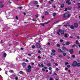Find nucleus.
Returning a JSON list of instances; mask_svg holds the SVG:
<instances>
[{"label": "nucleus", "mask_w": 80, "mask_h": 80, "mask_svg": "<svg viewBox=\"0 0 80 80\" xmlns=\"http://www.w3.org/2000/svg\"><path fill=\"white\" fill-rule=\"evenodd\" d=\"M76 66H77V67H80V62H79V63L77 62Z\"/></svg>", "instance_id": "14"}, {"label": "nucleus", "mask_w": 80, "mask_h": 80, "mask_svg": "<svg viewBox=\"0 0 80 80\" xmlns=\"http://www.w3.org/2000/svg\"><path fill=\"white\" fill-rule=\"evenodd\" d=\"M77 61H74L72 65V67H76L77 66Z\"/></svg>", "instance_id": "3"}, {"label": "nucleus", "mask_w": 80, "mask_h": 80, "mask_svg": "<svg viewBox=\"0 0 80 80\" xmlns=\"http://www.w3.org/2000/svg\"><path fill=\"white\" fill-rule=\"evenodd\" d=\"M18 8H19V9H22V7L19 6L18 7Z\"/></svg>", "instance_id": "43"}, {"label": "nucleus", "mask_w": 80, "mask_h": 80, "mask_svg": "<svg viewBox=\"0 0 80 80\" xmlns=\"http://www.w3.org/2000/svg\"><path fill=\"white\" fill-rule=\"evenodd\" d=\"M28 69H26V71L27 72H30L32 71V70H31L32 66H31L28 65Z\"/></svg>", "instance_id": "2"}, {"label": "nucleus", "mask_w": 80, "mask_h": 80, "mask_svg": "<svg viewBox=\"0 0 80 80\" xmlns=\"http://www.w3.org/2000/svg\"><path fill=\"white\" fill-rule=\"evenodd\" d=\"M52 52L53 53H55V52H56V51L54 49H52Z\"/></svg>", "instance_id": "26"}, {"label": "nucleus", "mask_w": 80, "mask_h": 80, "mask_svg": "<svg viewBox=\"0 0 80 80\" xmlns=\"http://www.w3.org/2000/svg\"><path fill=\"white\" fill-rule=\"evenodd\" d=\"M4 7V4H1L0 5V8H3Z\"/></svg>", "instance_id": "20"}, {"label": "nucleus", "mask_w": 80, "mask_h": 80, "mask_svg": "<svg viewBox=\"0 0 80 80\" xmlns=\"http://www.w3.org/2000/svg\"><path fill=\"white\" fill-rule=\"evenodd\" d=\"M74 26L73 25H71L70 27V28L72 30H73V29H74Z\"/></svg>", "instance_id": "13"}, {"label": "nucleus", "mask_w": 80, "mask_h": 80, "mask_svg": "<svg viewBox=\"0 0 80 80\" xmlns=\"http://www.w3.org/2000/svg\"><path fill=\"white\" fill-rule=\"evenodd\" d=\"M52 15L53 17H55V16H56V13H53L52 14Z\"/></svg>", "instance_id": "22"}, {"label": "nucleus", "mask_w": 80, "mask_h": 80, "mask_svg": "<svg viewBox=\"0 0 80 80\" xmlns=\"http://www.w3.org/2000/svg\"><path fill=\"white\" fill-rule=\"evenodd\" d=\"M48 3H49V4H52V2L51 1H49Z\"/></svg>", "instance_id": "35"}, {"label": "nucleus", "mask_w": 80, "mask_h": 80, "mask_svg": "<svg viewBox=\"0 0 80 80\" xmlns=\"http://www.w3.org/2000/svg\"><path fill=\"white\" fill-rule=\"evenodd\" d=\"M38 59H40V58H41V57H40V56H38Z\"/></svg>", "instance_id": "46"}, {"label": "nucleus", "mask_w": 80, "mask_h": 80, "mask_svg": "<svg viewBox=\"0 0 80 80\" xmlns=\"http://www.w3.org/2000/svg\"><path fill=\"white\" fill-rule=\"evenodd\" d=\"M49 14V12L48 11H46L45 12V14L46 15H48Z\"/></svg>", "instance_id": "18"}, {"label": "nucleus", "mask_w": 80, "mask_h": 80, "mask_svg": "<svg viewBox=\"0 0 80 80\" xmlns=\"http://www.w3.org/2000/svg\"><path fill=\"white\" fill-rule=\"evenodd\" d=\"M38 53H41V51L40 50L38 51Z\"/></svg>", "instance_id": "54"}, {"label": "nucleus", "mask_w": 80, "mask_h": 80, "mask_svg": "<svg viewBox=\"0 0 80 80\" xmlns=\"http://www.w3.org/2000/svg\"><path fill=\"white\" fill-rule=\"evenodd\" d=\"M68 68H65V70H68Z\"/></svg>", "instance_id": "58"}, {"label": "nucleus", "mask_w": 80, "mask_h": 80, "mask_svg": "<svg viewBox=\"0 0 80 80\" xmlns=\"http://www.w3.org/2000/svg\"><path fill=\"white\" fill-rule=\"evenodd\" d=\"M56 71H58V70H59V69H58V68H56Z\"/></svg>", "instance_id": "42"}, {"label": "nucleus", "mask_w": 80, "mask_h": 80, "mask_svg": "<svg viewBox=\"0 0 80 80\" xmlns=\"http://www.w3.org/2000/svg\"><path fill=\"white\" fill-rule=\"evenodd\" d=\"M34 5H37L38 4V1H34L33 2Z\"/></svg>", "instance_id": "9"}, {"label": "nucleus", "mask_w": 80, "mask_h": 80, "mask_svg": "<svg viewBox=\"0 0 80 80\" xmlns=\"http://www.w3.org/2000/svg\"><path fill=\"white\" fill-rule=\"evenodd\" d=\"M72 58H75V55H72Z\"/></svg>", "instance_id": "33"}, {"label": "nucleus", "mask_w": 80, "mask_h": 80, "mask_svg": "<svg viewBox=\"0 0 80 80\" xmlns=\"http://www.w3.org/2000/svg\"><path fill=\"white\" fill-rule=\"evenodd\" d=\"M69 12H66L64 15H63V18H65L66 17L67 18H69L71 15L69 14Z\"/></svg>", "instance_id": "1"}, {"label": "nucleus", "mask_w": 80, "mask_h": 80, "mask_svg": "<svg viewBox=\"0 0 80 80\" xmlns=\"http://www.w3.org/2000/svg\"><path fill=\"white\" fill-rule=\"evenodd\" d=\"M51 61L52 62H54V59H51Z\"/></svg>", "instance_id": "57"}, {"label": "nucleus", "mask_w": 80, "mask_h": 80, "mask_svg": "<svg viewBox=\"0 0 80 80\" xmlns=\"http://www.w3.org/2000/svg\"><path fill=\"white\" fill-rule=\"evenodd\" d=\"M36 46L38 48H41V46L40 45V43H36Z\"/></svg>", "instance_id": "6"}, {"label": "nucleus", "mask_w": 80, "mask_h": 80, "mask_svg": "<svg viewBox=\"0 0 80 80\" xmlns=\"http://www.w3.org/2000/svg\"><path fill=\"white\" fill-rule=\"evenodd\" d=\"M31 65H34V63H33V62H31Z\"/></svg>", "instance_id": "55"}, {"label": "nucleus", "mask_w": 80, "mask_h": 80, "mask_svg": "<svg viewBox=\"0 0 80 80\" xmlns=\"http://www.w3.org/2000/svg\"><path fill=\"white\" fill-rule=\"evenodd\" d=\"M54 75H55L56 76H57V74L56 73H54Z\"/></svg>", "instance_id": "51"}, {"label": "nucleus", "mask_w": 80, "mask_h": 80, "mask_svg": "<svg viewBox=\"0 0 80 80\" xmlns=\"http://www.w3.org/2000/svg\"><path fill=\"white\" fill-rule=\"evenodd\" d=\"M62 50H64V51H67V52L68 51V49H67L66 47H62Z\"/></svg>", "instance_id": "4"}, {"label": "nucleus", "mask_w": 80, "mask_h": 80, "mask_svg": "<svg viewBox=\"0 0 80 80\" xmlns=\"http://www.w3.org/2000/svg\"><path fill=\"white\" fill-rule=\"evenodd\" d=\"M67 26H68V27H70V24L68 23H66Z\"/></svg>", "instance_id": "30"}, {"label": "nucleus", "mask_w": 80, "mask_h": 80, "mask_svg": "<svg viewBox=\"0 0 80 80\" xmlns=\"http://www.w3.org/2000/svg\"><path fill=\"white\" fill-rule=\"evenodd\" d=\"M71 67V66H70V65L69 64H68L67 65V67H68V68H70Z\"/></svg>", "instance_id": "27"}, {"label": "nucleus", "mask_w": 80, "mask_h": 80, "mask_svg": "<svg viewBox=\"0 0 80 80\" xmlns=\"http://www.w3.org/2000/svg\"><path fill=\"white\" fill-rule=\"evenodd\" d=\"M65 45H70V42H66Z\"/></svg>", "instance_id": "19"}, {"label": "nucleus", "mask_w": 80, "mask_h": 80, "mask_svg": "<svg viewBox=\"0 0 80 80\" xmlns=\"http://www.w3.org/2000/svg\"><path fill=\"white\" fill-rule=\"evenodd\" d=\"M15 18L16 20H18V16H17Z\"/></svg>", "instance_id": "39"}, {"label": "nucleus", "mask_w": 80, "mask_h": 80, "mask_svg": "<svg viewBox=\"0 0 80 80\" xmlns=\"http://www.w3.org/2000/svg\"><path fill=\"white\" fill-rule=\"evenodd\" d=\"M72 8L71 7H69L68 8V10H71Z\"/></svg>", "instance_id": "17"}, {"label": "nucleus", "mask_w": 80, "mask_h": 80, "mask_svg": "<svg viewBox=\"0 0 80 80\" xmlns=\"http://www.w3.org/2000/svg\"><path fill=\"white\" fill-rule=\"evenodd\" d=\"M74 28H77L78 27V24L77 23H75L74 24Z\"/></svg>", "instance_id": "7"}, {"label": "nucleus", "mask_w": 80, "mask_h": 80, "mask_svg": "<svg viewBox=\"0 0 80 80\" xmlns=\"http://www.w3.org/2000/svg\"><path fill=\"white\" fill-rule=\"evenodd\" d=\"M58 51L59 53H62V52H63V51L62 50V49L60 48H58Z\"/></svg>", "instance_id": "12"}, {"label": "nucleus", "mask_w": 80, "mask_h": 80, "mask_svg": "<svg viewBox=\"0 0 80 80\" xmlns=\"http://www.w3.org/2000/svg\"><path fill=\"white\" fill-rule=\"evenodd\" d=\"M54 64L56 66H58V63H54Z\"/></svg>", "instance_id": "45"}, {"label": "nucleus", "mask_w": 80, "mask_h": 80, "mask_svg": "<svg viewBox=\"0 0 80 80\" xmlns=\"http://www.w3.org/2000/svg\"><path fill=\"white\" fill-rule=\"evenodd\" d=\"M42 70L43 72H45V69H42Z\"/></svg>", "instance_id": "61"}, {"label": "nucleus", "mask_w": 80, "mask_h": 80, "mask_svg": "<svg viewBox=\"0 0 80 80\" xmlns=\"http://www.w3.org/2000/svg\"><path fill=\"white\" fill-rule=\"evenodd\" d=\"M63 39H61L60 40V42H63Z\"/></svg>", "instance_id": "38"}, {"label": "nucleus", "mask_w": 80, "mask_h": 80, "mask_svg": "<svg viewBox=\"0 0 80 80\" xmlns=\"http://www.w3.org/2000/svg\"><path fill=\"white\" fill-rule=\"evenodd\" d=\"M58 57L59 58H62V56L61 55H60L59 56H58Z\"/></svg>", "instance_id": "37"}, {"label": "nucleus", "mask_w": 80, "mask_h": 80, "mask_svg": "<svg viewBox=\"0 0 80 80\" xmlns=\"http://www.w3.org/2000/svg\"><path fill=\"white\" fill-rule=\"evenodd\" d=\"M7 56V54L6 53H5L3 54V57H6Z\"/></svg>", "instance_id": "25"}, {"label": "nucleus", "mask_w": 80, "mask_h": 80, "mask_svg": "<svg viewBox=\"0 0 80 80\" xmlns=\"http://www.w3.org/2000/svg\"><path fill=\"white\" fill-rule=\"evenodd\" d=\"M76 44H78V41H76Z\"/></svg>", "instance_id": "49"}, {"label": "nucleus", "mask_w": 80, "mask_h": 80, "mask_svg": "<svg viewBox=\"0 0 80 80\" xmlns=\"http://www.w3.org/2000/svg\"><path fill=\"white\" fill-rule=\"evenodd\" d=\"M57 45L58 47H60V45L59 44H57Z\"/></svg>", "instance_id": "32"}, {"label": "nucleus", "mask_w": 80, "mask_h": 80, "mask_svg": "<svg viewBox=\"0 0 80 80\" xmlns=\"http://www.w3.org/2000/svg\"><path fill=\"white\" fill-rule=\"evenodd\" d=\"M49 70H52V68H51V67H50L49 68Z\"/></svg>", "instance_id": "50"}, {"label": "nucleus", "mask_w": 80, "mask_h": 80, "mask_svg": "<svg viewBox=\"0 0 80 80\" xmlns=\"http://www.w3.org/2000/svg\"><path fill=\"white\" fill-rule=\"evenodd\" d=\"M67 58H68V59H69V58H70V56H68L67 57Z\"/></svg>", "instance_id": "53"}, {"label": "nucleus", "mask_w": 80, "mask_h": 80, "mask_svg": "<svg viewBox=\"0 0 80 80\" xmlns=\"http://www.w3.org/2000/svg\"><path fill=\"white\" fill-rule=\"evenodd\" d=\"M50 80H53V78H51L50 79Z\"/></svg>", "instance_id": "64"}, {"label": "nucleus", "mask_w": 80, "mask_h": 80, "mask_svg": "<svg viewBox=\"0 0 80 80\" xmlns=\"http://www.w3.org/2000/svg\"><path fill=\"white\" fill-rule=\"evenodd\" d=\"M41 66L42 67H44V65H43V64H42Z\"/></svg>", "instance_id": "48"}, {"label": "nucleus", "mask_w": 80, "mask_h": 80, "mask_svg": "<svg viewBox=\"0 0 80 80\" xmlns=\"http://www.w3.org/2000/svg\"><path fill=\"white\" fill-rule=\"evenodd\" d=\"M40 50H43V49L42 48H40Z\"/></svg>", "instance_id": "60"}, {"label": "nucleus", "mask_w": 80, "mask_h": 80, "mask_svg": "<svg viewBox=\"0 0 80 80\" xmlns=\"http://www.w3.org/2000/svg\"><path fill=\"white\" fill-rule=\"evenodd\" d=\"M49 23V22H47L46 23H40V24L42 26H45V25H46V24H47V23Z\"/></svg>", "instance_id": "10"}, {"label": "nucleus", "mask_w": 80, "mask_h": 80, "mask_svg": "<svg viewBox=\"0 0 80 80\" xmlns=\"http://www.w3.org/2000/svg\"><path fill=\"white\" fill-rule=\"evenodd\" d=\"M69 64V63H68V62H66L65 63V65H68Z\"/></svg>", "instance_id": "41"}, {"label": "nucleus", "mask_w": 80, "mask_h": 80, "mask_svg": "<svg viewBox=\"0 0 80 80\" xmlns=\"http://www.w3.org/2000/svg\"><path fill=\"white\" fill-rule=\"evenodd\" d=\"M15 79H16V80H18V77H17V76L15 78Z\"/></svg>", "instance_id": "52"}, {"label": "nucleus", "mask_w": 80, "mask_h": 80, "mask_svg": "<svg viewBox=\"0 0 80 80\" xmlns=\"http://www.w3.org/2000/svg\"><path fill=\"white\" fill-rule=\"evenodd\" d=\"M12 72H14V71H13V70H11V73H12Z\"/></svg>", "instance_id": "63"}, {"label": "nucleus", "mask_w": 80, "mask_h": 80, "mask_svg": "<svg viewBox=\"0 0 80 80\" xmlns=\"http://www.w3.org/2000/svg\"><path fill=\"white\" fill-rule=\"evenodd\" d=\"M64 31L63 30L61 32V35H63V34H64Z\"/></svg>", "instance_id": "24"}, {"label": "nucleus", "mask_w": 80, "mask_h": 80, "mask_svg": "<svg viewBox=\"0 0 80 80\" xmlns=\"http://www.w3.org/2000/svg\"><path fill=\"white\" fill-rule=\"evenodd\" d=\"M19 73H20V74H23V72L22 71H20L19 72Z\"/></svg>", "instance_id": "28"}, {"label": "nucleus", "mask_w": 80, "mask_h": 80, "mask_svg": "<svg viewBox=\"0 0 80 80\" xmlns=\"http://www.w3.org/2000/svg\"><path fill=\"white\" fill-rule=\"evenodd\" d=\"M12 75L13 76H14V77H16V76H17V75L15 73H14V74H12Z\"/></svg>", "instance_id": "31"}, {"label": "nucleus", "mask_w": 80, "mask_h": 80, "mask_svg": "<svg viewBox=\"0 0 80 80\" xmlns=\"http://www.w3.org/2000/svg\"><path fill=\"white\" fill-rule=\"evenodd\" d=\"M35 17L36 18H37L38 17V15H36L35 16Z\"/></svg>", "instance_id": "36"}, {"label": "nucleus", "mask_w": 80, "mask_h": 80, "mask_svg": "<svg viewBox=\"0 0 80 80\" xmlns=\"http://www.w3.org/2000/svg\"><path fill=\"white\" fill-rule=\"evenodd\" d=\"M76 47V46L75 45V44H74L72 46V48H74V47Z\"/></svg>", "instance_id": "29"}, {"label": "nucleus", "mask_w": 80, "mask_h": 80, "mask_svg": "<svg viewBox=\"0 0 80 80\" xmlns=\"http://www.w3.org/2000/svg\"><path fill=\"white\" fill-rule=\"evenodd\" d=\"M62 30H61V29H59L58 30V32H59L60 33L61 32H62Z\"/></svg>", "instance_id": "47"}, {"label": "nucleus", "mask_w": 80, "mask_h": 80, "mask_svg": "<svg viewBox=\"0 0 80 80\" xmlns=\"http://www.w3.org/2000/svg\"><path fill=\"white\" fill-rule=\"evenodd\" d=\"M28 56H29V57H30L31 56V54H30V53H29L28 54Z\"/></svg>", "instance_id": "59"}, {"label": "nucleus", "mask_w": 80, "mask_h": 80, "mask_svg": "<svg viewBox=\"0 0 80 80\" xmlns=\"http://www.w3.org/2000/svg\"><path fill=\"white\" fill-rule=\"evenodd\" d=\"M22 67H25L26 65H27V63H26L25 62H22Z\"/></svg>", "instance_id": "11"}, {"label": "nucleus", "mask_w": 80, "mask_h": 80, "mask_svg": "<svg viewBox=\"0 0 80 80\" xmlns=\"http://www.w3.org/2000/svg\"><path fill=\"white\" fill-rule=\"evenodd\" d=\"M80 3H78V6H80Z\"/></svg>", "instance_id": "62"}, {"label": "nucleus", "mask_w": 80, "mask_h": 80, "mask_svg": "<svg viewBox=\"0 0 80 80\" xmlns=\"http://www.w3.org/2000/svg\"><path fill=\"white\" fill-rule=\"evenodd\" d=\"M47 66L48 67H50L51 66V63H48L47 64Z\"/></svg>", "instance_id": "23"}, {"label": "nucleus", "mask_w": 80, "mask_h": 80, "mask_svg": "<svg viewBox=\"0 0 80 80\" xmlns=\"http://www.w3.org/2000/svg\"><path fill=\"white\" fill-rule=\"evenodd\" d=\"M56 54L55 53L52 52L51 53V55H52V56H53V55H55Z\"/></svg>", "instance_id": "21"}, {"label": "nucleus", "mask_w": 80, "mask_h": 80, "mask_svg": "<svg viewBox=\"0 0 80 80\" xmlns=\"http://www.w3.org/2000/svg\"><path fill=\"white\" fill-rule=\"evenodd\" d=\"M68 10V8H65V9L64 10V11H67V10Z\"/></svg>", "instance_id": "44"}, {"label": "nucleus", "mask_w": 80, "mask_h": 80, "mask_svg": "<svg viewBox=\"0 0 80 80\" xmlns=\"http://www.w3.org/2000/svg\"><path fill=\"white\" fill-rule=\"evenodd\" d=\"M63 56H65V55H66V53L65 52L63 53Z\"/></svg>", "instance_id": "34"}, {"label": "nucleus", "mask_w": 80, "mask_h": 80, "mask_svg": "<svg viewBox=\"0 0 80 80\" xmlns=\"http://www.w3.org/2000/svg\"><path fill=\"white\" fill-rule=\"evenodd\" d=\"M64 37H65V38H67V37H68V34H67V33L65 34Z\"/></svg>", "instance_id": "15"}, {"label": "nucleus", "mask_w": 80, "mask_h": 80, "mask_svg": "<svg viewBox=\"0 0 80 80\" xmlns=\"http://www.w3.org/2000/svg\"><path fill=\"white\" fill-rule=\"evenodd\" d=\"M57 33L59 35H60V33H59L58 32H57Z\"/></svg>", "instance_id": "56"}, {"label": "nucleus", "mask_w": 80, "mask_h": 80, "mask_svg": "<svg viewBox=\"0 0 80 80\" xmlns=\"http://www.w3.org/2000/svg\"><path fill=\"white\" fill-rule=\"evenodd\" d=\"M70 1V0H67L66 1V3H68V5H71V2Z\"/></svg>", "instance_id": "5"}, {"label": "nucleus", "mask_w": 80, "mask_h": 80, "mask_svg": "<svg viewBox=\"0 0 80 80\" xmlns=\"http://www.w3.org/2000/svg\"><path fill=\"white\" fill-rule=\"evenodd\" d=\"M69 52L71 54H72L73 53V49H71L69 51Z\"/></svg>", "instance_id": "8"}, {"label": "nucleus", "mask_w": 80, "mask_h": 80, "mask_svg": "<svg viewBox=\"0 0 80 80\" xmlns=\"http://www.w3.org/2000/svg\"><path fill=\"white\" fill-rule=\"evenodd\" d=\"M64 7V4L62 3L61 4V8H63Z\"/></svg>", "instance_id": "16"}, {"label": "nucleus", "mask_w": 80, "mask_h": 80, "mask_svg": "<svg viewBox=\"0 0 80 80\" xmlns=\"http://www.w3.org/2000/svg\"><path fill=\"white\" fill-rule=\"evenodd\" d=\"M32 48H34L35 47V46L34 45H32Z\"/></svg>", "instance_id": "40"}]
</instances>
